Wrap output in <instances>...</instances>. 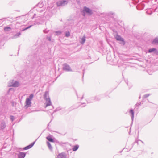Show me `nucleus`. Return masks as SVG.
Returning <instances> with one entry per match:
<instances>
[{
  "label": "nucleus",
  "mask_w": 158,
  "mask_h": 158,
  "mask_svg": "<svg viewBox=\"0 0 158 158\" xmlns=\"http://www.w3.org/2000/svg\"><path fill=\"white\" fill-rule=\"evenodd\" d=\"M95 98H96V99L95 100L96 101H99L100 100L101 98L100 96H95Z\"/></svg>",
  "instance_id": "obj_28"
},
{
  "label": "nucleus",
  "mask_w": 158,
  "mask_h": 158,
  "mask_svg": "<svg viewBox=\"0 0 158 158\" xmlns=\"http://www.w3.org/2000/svg\"><path fill=\"white\" fill-rule=\"evenodd\" d=\"M129 113L131 114V119H132V123L131 124V125L132 124V123H133V119H134V110L132 109H131L129 111Z\"/></svg>",
  "instance_id": "obj_11"
},
{
  "label": "nucleus",
  "mask_w": 158,
  "mask_h": 158,
  "mask_svg": "<svg viewBox=\"0 0 158 158\" xmlns=\"http://www.w3.org/2000/svg\"><path fill=\"white\" fill-rule=\"evenodd\" d=\"M68 3L67 0H62L56 2L57 6L58 7L64 6L66 5Z\"/></svg>",
  "instance_id": "obj_2"
},
{
  "label": "nucleus",
  "mask_w": 158,
  "mask_h": 158,
  "mask_svg": "<svg viewBox=\"0 0 158 158\" xmlns=\"http://www.w3.org/2000/svg\"><path fill=\"white\" fill-rule=\"evenodd\" d=\"M125 82L126 83L127 85H128V82L127 80H125Z\"/></svg>",
  "instance_id": "obj_35"
},
{
  "label": "nucleus",
  "mask_w": 158,
  "mask_h": 158,
  "mask_svg": "<svg viewBox=\"0 0 158 158\" xmlns=\"http://www.w3.org/2000/svg\"><path fill=\"white\" fill-rule=\"evenodd\" d=\"M46 139L50 142H54L53 139L50 136H47Z\"/></svg>",
  "instance_id": "obj_21"
},
{
  "label": "nucleus",
  "mask_w": 158,
  "mask_h": 158,
  "mask_svg": "<svg viewBox=\"0 0 158 158\" xmlns=\"http://www.w3.org/2000/svg\"><path fill=\"white\" fill-rule=\"evenodd\" d=\"M108 56L107 57V60H108Z\"/></svg>",
  "instance_id": "obj_44"
},
{
  "label": "nucleus",
  "mask_w": 158,
  "mask_h": 158,
  "mask_svg": "<svg viewBox=\"0 0 158 158\" xmlns=\"http://www.w3.org/2000/svg\"><path fill=\"white\" fill-rule=\"evenodd\" d=\"M56 33L57 35H60L61 34V32L60 31H56L55 32Z\"/></svg>",
  "instance_id": "obj_31"
},
{
  "label": "nucleus",
  "mask_w": 158,
  "mask_h": 158,
  "mask_svg": "<svg viewBox=\"0 0 158 158\" xmlns=\"http://www.w3.org/2000/svg\"><path fill=\"white\" fill-rule=\"evenodd\" d=\"M85 41V36L84 35L81 39V41L80 42L82 44H83Z\"/></svg>",
  "instance_id": "obj_19"
},
{
  "label": "nucleus",
  "mask_w": 158,
  "mask_h": 158,
  "mask_svg": "<svg viewBox=\"0 0 158 158\" xmlns=\"http://www.w3.org/2000/svg\"><path fill=\"white\" fill-rule=\"evenodd\" d=\"M1 103L3 106L5 105L6 103V98L5 97H2L1 98Z\"/></svg>",
  "instance_id": "obj_14"
},
{
  "label": "nucleus",
  "mask_w": 158,
  "mask_h": 158,
  "mask_svg": "<svg viewBox=\"0 0 158 158\" xmlns=\"http://www.w3.org/2000/svg\"><path fill=\"white\" fill-rule=\"evenodd\" d=\"M77 98H79V97H78V95H77Z\"/></svg>",
  "instance_id": "obj_42"
},
{
  "label": "nucleus",
  "mask_w": 158,
  "mask_h": 158,
  "mask_svg": "<svg viewBox=\"0 0 158 158\" xmlns=\"http://www.w3.org/2000/svg\"><path fill=\"white\" fill-rule=\"evenodd\" d=\"M63 69L66 71H72L70 67L67 63H64L63 65Z\"/></svg>",
  "instance_id": "obj_3"
},
{
  "label": "nucleus",
  "mask_w": 158,
  "mask_h": 158,
  "mask_svg": "<svg viewBox=\"0 0 158 158\" xmlns=\"http://www.w3.org/2000/svg\"><path fill=\"white\" fill-rule=\"evenodd\" d=\"M96 99V98L95 97H93L90 98V99H89L87 101L88 103H90L93 102H95V100Z\"/></svg>",
  "instance_id": "obj_13"
},
{
  "label": "nucleus",
  "mask_w": 158,
  "mask_h": 158,
  "mask_svg": "<svg viewBox=\"0 0 158 158\" xmlns=\"http://www.w3.org/2000/svg\"><path fill=\"white\" fill-rule=\"evenodd\" d=\"M52 106V108L51 109L53 108V106Z\"/></svg>",
  "instance_id": "obj_43"
},
{
  "label": "nucleus",
  "mask_w": 158,
  "mask_h": 158,
  "mask_svg": "<svg viewBox=\"0 0 158 158\" xmlns=\"http://www.w3.org/2000/svg\"><path fill=\"white\" fill-rule=\"evenodd\" d=\"M10 118L11 121L13 122L15 120V117L12 115H10Z\"/></svg>",
  "instance_id": "obj_27"
},
{
  "label": "nucleus",
  "mask_w": 158,
  "mask_h": 158,
  "mask_svg": "<svg viewBox=\"0 0 158 158\" xmlns=\"http://www.w3.org/2000/svg\"><path fill=\"white\" fill-rule=\"evenodd\" d=\"M148 52L149 53H150L154 52L156 54H157L158 52L157 49L156 48H150L148 50Z\"/></svg>",
  "instance_id": "obj_10"
},
{
  "label": "nucleus",
  "mask_w": 158,
  "mask_h": 158,
  "mask_svg": "<svg viewBox=\"0 0 158 158\" xmlns=\"http://www.w3.org/2000/svg\"><path fill=\"white\" fill-rule=\"evenodd\" d=\"M114 14V13L113 12H110L108 13V15H113Z\"/></svg>",
  "instance_id": "obj_32"
},
{
  "label": "nucleus",
  "mask_w": 158,
  "mask_h": 158,
  "mask_svg": "<svg viewBox=\"0 0 158 158\" xmlns=\"http://www.w3.org/2000/svg\"><path fill=\"white\" fill-rule=\"evenodd\" d=\"M21 34L20 32H18L17 33L14 34L12 38L13 39H16L19 37Z\"/></svg>",
  "instance_id": "obj_9"
},
{
  "label": "nucleus",
  "mask_w": 158,
  "mask_h": 158,
  "mask_svg": "<svg viewBox=\"0 0 158 158\" xmlns=\"http://www.w3.org/2000/svg\"><path fill=\"white\" fill-rule=\"evenodd\" d=\"M11 29V28L8 26L5 27L4 28V30L6 31H10Z\"/></svg>",
  "instance_id": "obj_20"
},
{
  "label": "nucleus",
  "mask_w": 158,
  "mask_h": 158,
  "mask_svg": "<svg viewBox=\"0 0 158 158\" xmlns=\"http://www.w3.org/2000/svg\"><path fill=\"white\" fill-rule=\"evenodd\" d=\"M47 39L49 41L51 40V38L50 37H47Z\"/></svg>",
  "instance_id": "obj_33"
},
{
  "label": "nucleus",
  "mask_w": 158,
  "mask_h": 158,
  "mask_svg": "<svg viewBox=\"0 0 158 158\" xmlns=\"http://www.w3.org/2000/svg\"><path fill=\"white\" fill-rule=\"evenodd\" d=\"M44 98L46 101L44 104L45 107H47L50 106H52V103L51 99L49 97V93L48 91H46L44 95Z\"/></svg>",
  "instance_id": "obj_1"
},
{
  "label": "nucleus",
  "mask_w": 158,
  "mask_h": 158,
  "mask_svg": "<svg viewBox=\"0 0 158 158\" xmlns=\"http://www.w3.org/2000/svg\"><path fill=\"white\" fill-rule=\"evenodd\" d=\"M83 11L91 15L92 14L93 12L91 10L86 6H84L83 8Z\"/></svg>",
  "instance_id": "obj_6"
},
{
  "label": "nucleus",
  "mask_w": 158,
  "mask_h": 158,
  "mask_svg": "<svg viewBox=\"0 0 158 158\" xmlns=\"http://www.w3.org/2000/svg\"><path fill=\"white\" fill-rule=\"evenodd\" d=\"M153 44H158V36L155 38L152 42Z\"/></svg>",
  "instance_id": "obj_17"
},
{
  "label": "nucleus",
  "mask_w": 158,
  "mask_h": 158,
  "mask_svg": "<svg viewBox=\"0 0 158 158\" xmlns=\"http://www.w3.org/2000/svg\"><path fill=\"white\" fill-rule=\"evenodd\" d=\"M19 81H15L12 84L11 86L15 87H16L19 86Z\"/></svg>",
  "instance_id": "obj_16"
},
{
  "label": "nucleus",
  "mask_w": 158,
  "mask_h": 158,
  "mask_svg": "<svg viewBox=\"0 0 158 158\" xmlns=\"http://www.w3.org/2000/svg\"><path fill=\"white\" fill-rule=\"evenodd\" d=\"M138 105H140V103H139Z\"/></svg>",
  "instance_id": "obj_46"
},
{
  "label": "nucleus",
  "mask_w": 158,
  "mask_h": 158,
  "mask_svg": "<svg viewBox=\"0 0 158 158\" xmlns=\"http://www.w3.org/2000/svg\"><path fill=\"white\" fill-rule=\"evenodd\" d=\"M79 147V145L76 144L73 146L72 148V150L73 151H77L78 148Z\"/></svg>",
  "instance_id": "obj_18"
},
{
  "label": "nucleus",
  "mask_w": 158,
  "mask_h": 158,
  "mask_svg": "<svg viewBox=\"0 0 158 158\" xmlns=\"http://www.w3.org/2000/svg\"><path fill=\"white\" fill-rule=\"evenodd\" d=\"M137 143V144L138 145V140H135V142L134 143V144H135V143Z\"/></svg>",
  "instance_id": "obj_34"
},
{
  "label": "nucleus",
  "mask_w": 158,
  "mask_h": 158,
  "mask_svg": "<svg viewBox=\"0 0 158 158\" xmlns=\"http://www.w3.org/2000/svg\"><path fill=\"white\" fill-rule=\"evenodd\" d=\"M57 158H66V156L64 153H62L58 155Z\"/></svg>",
  "instance_id": "obj_12"
},
{
  "label": "nucleus",
  "mask_w": 158,
  "mask_h": 158,
  "mask_svg": "<svg viewBox=\"0 0 158 158\" xmlns=\"http://www.w3.org/2000/svg\"><path fill=\"white\" fill-rule=\"evenodd\" d=\"M47 146H48L49 149L51 151H52V146H51V144L48 142H47Z\"/></svg>",
  "instance_id": "obj_22"
},
{
  "label": "nucleus",
  "mask_w": 158,
  "mask_h": 158,
  "mask_svg": "<svg viewBox=\"0 0 158 158\" xmlns=\"http://www.w3.org/2000/svg\"><path fill=\"white\" fill-rule=\"evenodd\" d=\"M18 156V158H24L26 155V153L24 152H19L18 153H16Z\"/></svg>",
  "instance_id": "obj_4"
},
{
  "label": "nucleus",
  "mask_w": 158,
  "mask_h": 158,
  "mask_svg": "<svg viewBox=\"0 0 158 158\" xmlns=\"http://www.w3.org/2000/svg\"><path fill=\"white\" fill-rule=\"evenodd\" d=\"M83 96H84V95H82V97H81V99H82L83 98Z\"/></svg>",
  "instance_id": "obj_40"
},
{
  "label": "nucleus",
  "mask_w": 158,
  "mask_h": 158,
  "mask_svg": "<svg viewBox=\"0 0 158 158\" xmlns=\"http://www.w3.org/2000/svg\"><path fill=\"white\" fill-rule=\"evenodd\" d=\"M43 31L44 33H47L48 32L47 31H46V30H44Z\"/></svg>",
  "instance_id": "obj_36"
},
{
  "label": "nucleus",
  "mask_w": 158,
  "mask_h": 158,
  "mask_svg": "<svg viewBox=\"0 0 158 158\" xmlns=\"http://www.w3.org/2000/svg\"><path fill=\"white\" fill-rule=\"evenodd\" d=\"M13 88H10L9 89V91H10L11 90H13Z\"/></svg>",
  "instance_id": "obj_37"
},
{
  "label": "nucleus",
  "mask_w": 158,
  "mask_h": 158,
  "mask_svg": "<svg viewBox=\"0 0 158 158\" xmlns=\"http://www.w3.org/2000/svg\"><path fill=\"white\" fill-rule=\"evenodd\" d=\"M36 15V14H34L33 17L34 18L35 16Z\"/></svg>",
  "instance_id": "obj_38"
},
{
  "label": "nucleus",
  "mask_w": 158,
  "mask_h": 158,
  "mask_svg": "<svg viewBox=\"0 0 158 158\" xmlns=\"http://www.w3.org/2000/svg\"><path fill=\"white\" fill-rule=\"evenodd\" d=\"M150 95V94H145V95H144L143 97V99L144 98H145L148 97V96H149Z\"/></svg>",
  "instance_id": "obj_29"
},
{
  "label": "nucleus",
  "mask_w": 158,
  "mask_h": 158,
  "mask_svg": "<svg viewBox=\"0 0 158 158\" xmlns=\"http://www.w3.org/2000/svg\"><path fill=\"white\" fill-rule=\"evenodd\" d=\"M155 2H156L158 3V0H154Z\"/></svg>",
  "instance_id": "obj_39"
},
{
  "label": "nucleus",
  "mask_w": 158,
  "mask_h": 158,
  "mask_svg": "<svg viewBox=\"0 0 158 158\" xmlns=\"http://www.w3.org/2000/svg\"><path fill=\"white\" fill-rule=\"evenodd\" d=\"M6 127V124L4 121H2L0 124V127L1 129H4Z\"/></svg>",
  "instance_id": "obj_15"
},
{
  "label": "nucleus",
  "mask_w": 158,
  "mask_h": 158,
  "mask_svg": "<svg viewBox=\"0 0 158 158\" xmlns=\"http://www.w3.org/2000/svg\"><path fill=\"white\" fill-rule=\"evenodd\" d=\"M31 102L29 100H27L26 99L25 102V107L26 109L28 107H30L31 106Z\"/></svg>",
  "instance_id": "obj_5"
},
{
  "label": "nucleus",
  "mask_w": 158,
  "mask_h": 158,
  "mask_svg": "<svg viewBox=\"0 0 158 158\" xmlns=\"http://www.w3.org/2000/svg\"><path fill=\"white\" fill-rule=\"evenodd\" d=\"M33 96L34 95L33 94H30L29 97L28 98H27L26 99L27 100L28 99L30 100V101H31V100L32 99V98L33 97Z\"/></svg>",
  "instance_id": "obj_23"
},
{
  "label": "nucleus",
  "mask_w": 158,
  "mask_h": 158,
  "mask_svg": "<svg viewBox=\"0 0 158 158\" xmlns=\"http://www.w3.org/2000/svg\"><path fill=\"white\" fill-rule=\"evenodd\" d=\"M32 26V25H29V26H28L24 28H23V29L21 31H24L29 28H30V27H31V26Z\"/></svg>",
  "instance_id": "obj_25"
},
{
  "label": "nucleus",
  "mask_w": 158,
  "mask_h": 158,
  "mask_svg": "<svg viewBox=\"0 0 158 158\" xmlns=\"http://www.w3.org/2000/svg\"><path fill=\"white\" fill-rule=\"evenodd\" d=\"M35 141H34L31 143L30 144L26 146V147H24L23 148V149L24 150H26L28 149H30L31 147H32L34 145V144L35 143Z\"/></svg>",
  "instance_id": "obj_8"
},
{
  "label": "nucleus",
  "mask_w": 158,
  "mask_h": 158,
  "mask_svg": "<svg viewBox=\"0 0 158 158\" xmlns=\"http://www.w3.org/2000/svg\"><path fill=\"white\" fill-rule=\"evenodd\" d=\"M131 86H132V85H131L130 86V88H131Z\"/></svg>",
  "instance_id": "obj_45"
},
{
  "label": "nucleus",
  "mask_w": 158,
  "mask_h": 158,
  "mask_svg": "<svg viewBox=\"0 0 158 158\" xmlns=\"http://www.w3.org/2000/svg\"><path fill=\"white\" fill-rule=\"evenodd\" d=\"M40 23V19L39 18L36 19L34 21V24H39Z\"/></svg>",
  "instance_id": "obj_24"
},
{
  "label": "nucleus",
  "mask_w": 158,
  "mask_h": 158,
  "mask_svg": "<svg viewBox=\"0 0 158 158\" xmlns=\"http://www.w3.org/2000/svg\"><path fill=\"white\" fill-rule=\"evenodd\" d=\"M61 109H62V108L60 107H59L56 108V110L54 111L52 113V115L54 113L59 111Z\"/></svg>",
  "instance_id": "obj_26"
},
{
  "label": "nucleus",
  "mask_w": 158,
  "mask_h": 158,
  "mask_svg": "<svg viewBox=\"0 0 158 158\" xmlns=\"http://www.w3.org/2000/svg\"><path fill=\"white\" fill-rule=\"evenodd\" d=\"M139 141H140L142 142V143H143V142L141 140H139Z\"/></svg>",
  "instance_id": "obj_41"
},
{
  "label": "nucleus",
  "mask_w": 158,
  "mask_h": 158,
  "mask_svg": "<svg viewBox=\"0 0 158 158\" xmlns=\"http://www.w3.org/2000/svg\"><path fill=\"white\" fill-rule=\"evenodd\" d=\"M115 39L117 40L122 41L123 45L125 44V42L124 39L122 38L120 36L117 35L115 37Z\"/></svg>",
  "instance_id": "obj_7"
},
{
  "label": "nucleus",
  "mask_w": 158,
  "mask_h": 158,
  "mask_svg": "<svg viewBox=\"0 0 158 158\" xmlns=\"http://www.w3.org/2000/svg\"><path fill=\"white\" fill-rule=\"evenodd\" d=\"M65 36L66 37H69L70 36V33L69 31L66 32L65 33Z\"/></svg>",
  "instance_id": "obj_30"
}]
</instances>
